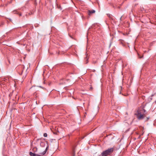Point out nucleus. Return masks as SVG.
I'll list each match as a JSON object with an SVG mask.
<instances>
[{
	"instance_id": "nucleus-1",
	"label": "nucleus",
	"mask_w": 156,
	"mask_h": 156,
	"mask_svg": "<svg viewBox=\"0 0 156 156\" xmlns=\"http://www.w3.org/2000/svg\"><path fill=\"white\" fill-rule=\"evenodd\" d=\"M146 110L143 108L139 109L137 110V113L135 114L138 120L144 119L145 122L148 121L150 119V116L146 117L147 114Z\"/></svg>"
},
{
	"instance_id": "nucleus-2",
	"label": "nucleus",
	"mask_w": 156,
	"mask_h": 156,
	"mask_svg": "<svg viewBox=\"0 0 156 156\" xmlns=\"http://www.w3.org/2000/svg\"><path fill=\"white\" fill-rule=\"evenodd\" d=\"M114 149L113 147L108 148L103 151L101 154V156H108L111 155L113 152Z\"/></svg>"
},
{
	"instance_id": "nucleus-3",
	"label": "nucleus",
	"mask_w": 156,
	"mask_h": 156,
	"mask_svg": "<svg viewBox=\"0 0 156 156\" xmlns=\"http://www.w3.org/2000/svg\"><path fill=\"white\" fill-rule=\"evenodd\" d=\"M29 154L30 156H43L42 153H40L39 154H36L32 152H30Z\"/></svg>"
},
{
	"instance_id": "nucleus-4",
	"label": "nucleus",
	"mask_w": 156,
	"mask_h": 156,
	"mask_svg": "<svg viewBox=\"0 0 156 156\" xmlns=\"http://www.w3.org/2000/svg\"><path fill=\"white\" fill-rule=\"evenodd\" d=\"M94 12H95V11L94 10H89L88 11V15H90L92 13H94Z\"/></svg>"
},
{
	"instance_id": "nucleus-5",
	"label": "nucleus",
	"mask_w": 156,
	"mask_h": 156,
	"mask_svg": "<svg viewBox=\"0 0 156 156\" xmlns=\"http://www.w3.org/2000/svg\"><path fill=\"white\" fill-rule=\"evenodd\" d=\"M48 146H47L46 147V149L42 153V154H43V155H44V154H45L48 149Z\"/></svg>"
},
{
	"instance_id": "nucleus-6",
	"label": "nucleus",
	"mask_w": 156,
	"mask_h": 156,
	"mask_svg": "<svg viewBox=\"0 0 156 156\" xmlns=\"http://www.w3.org/2000/svg\"><path fill=\"white\" fill-rule=\"evenodd\" d=\"M45 145V143L44 142H41L40 143V146L41 147H44V145Z\"/></svg>"
},
{
	"instance_id": "nucleus-7",
	"label": "nucleus",
	"mask_w": 156,
	"mask_h": 156,
	"mask_svg": "<svg viewBox=\"0 0 156 156\" xmlns=\"http://www.w3.org/2000/svg\"><path fill=\"white\" fill-rule=\"evenodd\" d=\"M75 150H74L73 151V152L72 154V156H75Z\"/></svg>"
},
{
	"instance_id": "nucleus-8",
	"label": "nucleus",
	"mask_w": 156,
	"mask_h": 156,
	"mask_svg": "<svg viewBox=\"0 0 156 156\" xmlns=\"http://www.w3.org/2000/svg\"><path fill=\"white\" fill-rule=\"evenodd\" d=\"M107 16L108 17H109L110 18L112 19V16L110 14H107Z\"/></svg>"
},
{
	"instance_id": "nucleus-9",
	"label": "nucleus",
	"mask_w": 156,
	"mask_h": 156,
	"mask_svg": "<svg viewBox=\"0 0 156 156\" xmlns=\"http://www.w3.org/2000/svg\"><path fill=\"white\" fill-rule=\"evenodd\" d=\"M44 136L45 137H46L47 136V134L46 133L44 134Z\"/></svg>"
},
{
	"instance_id": "nucleus-10",
	"label": "nucleus",
	"mask_w": 156,
	"mask_h": 156,
	"mask_svg": "<svg viewBox=\"0 0 156 156\" xmlns=\"http://www.w3.org/2000/svg\"><path fill=\"white\" fill-rule=\"evenodd\" d=\"M138 57L139 58H143V56H140L139 54H138Z\"/></svg>"
},
{
	"instance_id": "nucleus-11",
	"label": "nucleus",
	"mask_w": 156,
	"mask_h": 156,
	"mask_svg": "<svg viewBox=\"0 0 156 156\" xmlns=\"http://www.w3.org/2000/svg\"><path fill=\"white\" fill-rule=\"evenodd\" d=\"M11 95H12L11 94H9V97H10V96H11Z\"/></svg>"
},
{
	"instance_id": "nucleus-12",
	"label": "nucleus",
	"mask_w": 156,
	"mask_h": 156,
	"mask_svg": "<svg viewBox=\"0 0 156 156\" xmlns=\"http://www.w3.org/2000/svg\"><path fill=\"white\" fill-rule=\"evenodd\" d=\"M39 87H40L43 88H42V87L41 86H40Z\"/></svg>"
},
{
	"instance_id": "nucleus-13",
	"label": "nucleus",
	"mask_w": 156,
	"mask_h": 156,
	"mask_svg": "<svg viewBox=\"0 0 156 156\" xmlns=\"http://www.w3.org/2000/svg\"><path fill=\"white\" fill-rule=\"evenodd\" d=\"M39 140V139H37V141H38V140Z\"/></svg>"
},
{
	"instance_id": "nucleus-14",
	"label": "nucleus",
	"mask_w": 156,
	"mask_h": 156,
	"mask_svg": "<svg viewBox=\"0 0 156 156\" xmlns=\"http://www.w3.org/2000/svg\"><path fill=\"white\" fill-rule=\"evenodd\" d=\"M154 103H156V100L155 101H154Z\"/></svg>"
},
{
	"instance_id": "nucleus-15",
	"label": "nucleus",
	"mask_w": 156,
	"mask_h": 156,
	"mask_svg": "<svg viewBox=\"0 0 156 156\" xmlns=\"http://www.w3.org/2000/svg\"><path fill=\"white\" fill-rule=\"evenodd\" d=\"M121 18H122V17H120V20H121Z\"/></svg>"
},
{
	"instance_id": "nucleus-16",
	"label": "nucleus",
	"mask_w": 156,
	"mask_h": 156,
	"mask_svg": "<svg viewBox=\"0 0 156 156\" xmlns=\"http://www.w3.org/2000/svg\"><path fill=\"white\" fill-rule=\"evenodd\" d=\"M92 89V87H90V89Z\"/></svg>"
}]
</instances>
